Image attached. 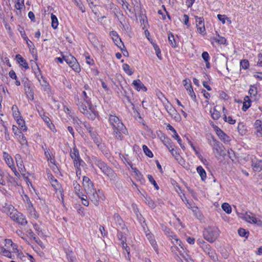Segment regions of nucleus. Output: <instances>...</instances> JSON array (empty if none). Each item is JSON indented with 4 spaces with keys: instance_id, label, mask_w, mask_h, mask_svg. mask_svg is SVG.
Returning <instances> with one entry per match:
<instances>
[{
    "instance_id": "1",
    "label": "nucleus",
    "mask_w": 262,
    "mask_h": 262,
    "mask_svg": "<svg viewBox=\"0 0 262 262\" xmlns=\"http://www.w3.org/2000/svg\"><path fill=\"white\" fill-rule=\"evenodd\" d=\"M220 231L216 227H209L203 233L204 238L210 243L214 242L218 237Z\"/></svg>"
},
{
    "instance_id": "2",
    "label": "nucleus",
    "mask_w": 262,
    "mask_h": 262,
    "mask_svg": "<svg viewBox=\"0 0 262 262\" xmlns=\"http://www.w3.org/2000/svg\"><path fill=\"white\" fill-rule=\"evenodd\" d=\"M63 58L67 63L75 72H79L80 71V66L74 56L70 55L67 56H63Z\"/></svg>"
},
{
    "instance_id": "3",
    "label": "nucleus",
    "mask_w": 262,
    "mask_h": 262,
    "mask_svg": "<svg viewBox=\"0 0 262 262\" xmlns=\"http://www.w3.org/2000/svg\"><path fill=\"white\" fill-rule=\"evenodd\" d=\"M10 216L13 221L23 226L26 225L27 224V220L24 215L17 211L11 212Z\"/></svg>"
},
{
    "instance_id": "4",
    "label": "nucleus",
    "mask_w": 262,
    "mask_h": 262,
    "mask_svg": "<svg viewBox=\"0 0 262 262\" xmlns=\"http://www.w3.org/2000/svg\"><path fill=\"white\" fill-rule=\"evenodd\" d=\"M109 121L113 128L125 129V126L119 118L114 115H110Z\"/></svg>"
},
{
    "instance_id": "5",
    "label": "nucleus",
    "mask_w": 262,
    "mask_h": 262,
    "mask_svg": "<svg viewBox=\"0 0 262 262\" xmlns=\"http://www.w3.org/2000/svg\"><path fill=\"white\" fill-rule=\"evenodd\" d=\"M83 186L87 195L95 190L92 182L88 177L85 176L83 178Z\"/></svg>"
},
{
    "instance_id": "6",
    "label": "nucleus",
    "mask_w": 262,
    "mask_h": 262,
    "mask_svg": "<svg viewBox=\"0 0 262 262\" xmlns=\"http://www.w3.org/2000/svg\"><path fill=\"white\" fill-rule=\"evenodd\" d=\"M202 248L204 252L209 255L213 261H216L217 260V257L215 251L211 248V247L209 244H204V245L202 246Z\"/></svg>"
},
{
    "instance_id": "7",
    "label": "nucleus",
    "mask_w": 262,
    "mask_h": 262,
    "mask_svg": "<svg viewBox=\"0 0 262 262\" xmlns=\"http://www.w3.org/2000/svg\"><path fill=\"white\" fill-rule=\"evenodd\" d=\"M166 110L168 114L176 121H179L181 120V116L177 112V110L170 104L165 106Z\"/></svg>"
},
{
    "instance_id": "8",
    "label": "nucleus",
    "mask_w": 262,
    "mask_h": 262,
    "mask_svg": "<svg viewBox=\"0 0 262 262\" xmlns=\"http://www.w3.org/2000/svg\"><path fill=\"white\" fill-rule=\"evenodd\" d=\"M243 219L251 224H256L257 226L262 227V221L256 218L254 215H250L246 213Z\"/></svg>"
},
{
    "instance_id": "9",
    "label": "nucleus",
    "mask_w": 262,
    "mask_h": 262,
    "mask_svg": "<svg viewBox=\"0 0 262 262\" xmlns=\"http://www.w3.org/2000/svg\"><path fill=\"white\" fill-rule=\"evenodd\" d=\"M212 142L213 143L212 144V146L213 147V149L216 151L218 155H221L222 152L223 151V146L222 144L214 139H213Z\"/></svg>"
},
{
    "instance_id": "10",
    "label": "nucleus",
    "mask_w": 262,
    "mask_h": 262,
    "mask_svg": "<svg viewBox=\"0 0 262 262\" xmlns=\"http://www.w3.org/2000/svg\"><path fill=\"white\" fill-rule=\"evenodd\" d=\"M196 25L198 31L203 34L205 31L204 24L203 23V19L202 17H196L195 19Z\"/></svg>"
},
{
    "instance_id": "11",
    "label": "nucleus",
    "mask_w": 262,
    "mask_h": 262,
    "mask_svg": "<svg viewBox=\"0 0 262 262\" xmlns=\"http://www.w3.org/2000/svg\"><path fill=\"white\" fill-rule=\"evenodd\" d=\"M84 115L86 116L89 119L92 120H94L96 117L98 115V113L95 111L92 105H90V106H89V110L87 111V113H84Z\"/></svg>"
},
{
    "instance_id": "12",
    "label": "nucleus",
    "mask_w": 262,
    "mask_h": 262,
    "mask_svg": "<svg viewBox=\"0 0 262 262\" xmlns=\"http://www.w3.org/2000/svg\"><path fill=\"white\" fill-rule=\"evenodd\" d=\"M167 127L168 129H169L172 132V133H173V138H174L175 139H176L177 140L178 142L180 144L181 148H183V149H184L185 146L182 144V140L180 139V138L179 137L176 129L172 126H171L169 124H168V125H167Z\"/></svg>"
},
{
    "instance_id": "13",
    "label": "nucleus",
    "mask_w": 262,
    "mask_h": 262,
    "mask_svg": "<svg viewBox=\"0 0 262 262\" xmlns=\"http://www.w3.org/2000/svg\"><path fill=\"white\" fill-rule=\"evenodd\" d=\"M4 157L6 163L7 164V165H8V166L12 170H13V171L14 170H15L16 169H15V166L14 165V162H13V159L11 158V157L7 153L4 152Z\"/></svg>"
},
{
    "instance_id": "14",
    "label": "nucleus",
    "mask_w": 262,
    "mask_h": 262,
    "mask_svg": "<svg viewBox=\"0 0 262 262\" xmlns=\"http://www.w3.org/2000/svg\"><path fill=\"white\" fill-rule=\"evenodd\" d=\"M133 84L134 86V88L138 91L142 90L146 92L147 91L146 88L139 79L134 80Z\"/></svg>"
},
{
    "instance_id": "15",
    "label": "nucleus",
    "mask_w": 262,
    "mask_h": 262,
    "mask_svg": "<svg viewBox=\"0 0 262 262\" xmlns=\"http://www.w3.org/2000/svg\"><path fill=\"white\" fill-rule=\"evenodd\" d=\"M110 35L112 36V38L115 42V44L119 48H121L120 45H122L124 47L121 39L119 37L118 34L115 31H112Z\"/></svg>"
},
{
    "instance_id": "16",
    "label": "nucleus",
    "mask_w": 262,
    "mask_h": 262,
    "mask_svg": "<svg viewBox=\"0 0 262 262\" xmlns=\"http://www.w3.org/2000/svg\"><path fill=\"white\" fill-rule=\"evenodd\" d=\"M147 239L150 242L151 246L153 247L155 251L158 253V249L157 248V243L154 239V237L152 234L150 233L146 234V235Z\"/></svg>"
},
{
    "instance_id": "17",
    "label": "nucleus",
    "mask_w": 262,
    "mask_h": 262,
    "mask_svg": "<svg viewBox=\"0 0 262 262\" xmlns=\"http://www.w3.org/2000/svg\"><path fill=\"white\" fill-rule=\"evenodd\" d=\"M77 105L78 106L79 110L82 114H84V113H87V111L89 110V106L85 102L83 101H82L81 100V101H78Z\"/></svg>"
},
{
    "instance_id": "18",
    "label": "nucleus",
    "mask_w": 262,
    "mask_h": 262,
    "mask_svg": "<svg viewBox=\"0 0 262 262\" xmlns=\"http://www.w3.org/2000/svg\"><path fill=\"white\" fill-rule=\"evenodd\" d=\"M88 196L95 205H98L99 202V196L96 190L94 191V192L89 194Z\"/></svg>"
},
{
    "instance_id": "19",
    "label": "nucleus",
    "mask_w": 262,
    "mask_h": 262,
    "mask_svg": "<svg viewBox=\"0 0 262 262\" xmlns=\"http://www.w3.org/2000/svg\"><path fill=\"white\" fill-rule=\"evenodd\" d=\"M16 58L17 59V61L18 63L23 67H24L26 69H29V66L26 62V60L22 57V56L19 55L17 54L16 55Z\"/></svg>"
},
{
    "instance_id": "20",
    "label": "nucleus",
    "mask_w": 262,
    "mask_h": 262,
    "mask_svg": "<svg viewBox=\"0 0 262 262\" xmlns=\"http://www.w3.org/2000/svg\"><path fill=\"white\" fill-rule=\"evenodd\" d=\"M104 167V169H102L101 170L104 173V174H106V176L111 178H113L115 177V173L111 168L107 166L106 165H105Z\"/></svg>"
},
{
    "instance_id": "21",
    "label": "nucleus",
    "mask_w": 262,
    "mask_h": 262,
    "mask_svg": "<svg viewBox=\"0 0 262 262\" xmlns=\"http://www.w3.org/2000/svg\"><path fill=\"white\" fill-rule=\"evenodd\" d=\"M104 167V169H102L101 170L104 173V174H106V176L111 178H113L115 177V173L111 168L107 166L106 165H105Z\"/></svg>"
},
{
    "instance_id": "22",
    "label": "nucleus",
    "mask_w": 262,
    "mask_h": 262,
    "mask_svg": "<svg viewBox=\"0 0 262 262\" xmlns=\"http://www.w3.org/2000/svg\"><path fill=\"white\" fill-rule=\"evenodd\" d=\"M184 85L185 88V89L189 91V92H190L191 93L193 94V96H194V98H195V95L193 92V89L192 88V85L190 82V81L189 80L185 79L183 81Z\"/></svg>"
},
{
    "instance_id": "23",
    "label": "nucleus",
    "mask_w": 262,
    "mask_h": 262,
    "mask_svg": "<svg viewBox=\"0 0 262 262\" xmlns=\"http://www.w3.org/2000/svg\"><path fill=\"white\" fill-rule=\"evenodd\" d=\"M114 219L115 221L116 225L121 229H123L124 226L123 221L121 217L118 214H115L114 215Z\"/></svg>"
},
{
    "instance_id": "24",
    "label": "nucleus",
    "mask_w": 262,
    "mask_h": 262,
    "mask_svg": "<svg viewBox=\"0 0 262 262\" xmlns=\"http://www.w3.org/2000/svg\"><path fill=\"white\" fill-rule=\"evenodd\" d=\"M124 129H118L117 128H113V134L115 138L119 140H122L123 138V135L122 132H123Z\"/></svg>"
},
{
    "instance_id": "25",
    "label": "nucleus",
    "mask_w": 262,
    "mask_h": 262,
    "mask_svg": "<svg viewBox=\"0 0 262 262\" xmlns=\"http://www.w3.org/2000/svg\"><path fill=\"white\" fill-rule=\"evenodd\" d=\"M17 138L22 145H28V142L26 138L21 132H18V137Z\"/></svg>"
},
{
    "instance_id": "26",
    "label": "nucleus",
    "mask_w": 262,
    "mask_h": 262,
    "mask_svg": "<svg viewBox=\"0 0 262 262\" xmlns=\"http://www.w3.org/2000/svg\"><path fill=\"white\" fill-rule=\"evenodd\" d=\"M216 134L219 138L224 142L228 141L229 140V137L227 136L221 129H217Z\"/></svg>"
},
{
    "instance_id": "27",
    "label": "nucleus",
    "mask_w": 262,
    "mask_h": 262,
    "mask_svg": "<svg viewBox=\"0 0 262 262\" xmlns=\"http://www.w3.org/2000/svg\"><path fill=\"white\" fill-rule=\"evenodd\" d=\"M118 238L121 241V245L123 250L127 248L128 245L126 243V238L125 236H123V233L120 232L118 234Z\"/></svg>"
},
{
    "instance_id": "28",
    "label": "nucleus",
    "mask_w": 262,
    "mask_h": 262,
    "mask_svg": "<svg viewBox=\"0 0 262 262\" xmlns=\"http://www.w3.org/2000/svg\"><path fill=\"white\" fill-rule=\"evenodd\" d=\"M196 170L200 176L202 180L204 181L206 178V173L204 168L202 166H199L197 167Z\"/></svg>"
},
{
    "instance_id": "29",
    "label": "nucleus",
    "mask_w": 262,
    "mask_h": 262,
    "mask_svg": "<svg viewBox=\"0 0 262 262\" xmlns=\"http://www.w3.org/2000/svg\"><path fill=\"white\" fill-rule=\"evenodd\" d=\"M242 109L244 111H246L251 106V101L248 96L245 97Z\"/></svg>"
},
{
    "instance_id": "30",
    "label": "nucleus",
    "mask_w": 262,
    "mask_h": 262,
    "mask_svg": "<svg viewBox=\"0 0 262 262\" xmlns=\"http://www.w3.org/2000/svg\"><path fill=\"white\" fill-rule=\"evenodd\" d=\"M88 94L91 95L90 92H88L87 93L85 91H83L81 95V97L82 99H83V101L85 102L87 105L90 106V105H91V103L90 100L88 99L89 96H88Z\"/></svg>"
},
{
    "instance_id": "31",
    "label": "nucleus",
    "mask_w": 262,
    "mask_h": 262,
    "mask_svg": "<svg viewBox=\"0 0 262 262\" xmlns=\"http://www.w3.org/2000/svg\"><path fill=\"white\" fill-rule=\"evenodd\" d=\"M73 186L75 193L77 194L79 198H80L81 194H82V192L80 191V185L77 182V181H74Z\"/></svg>"
},
{
    "instance_id": "32",
    "label": "nucleus",
    "mask_w": 262,
    "mask_h": 262,
    "mask_svg": "<svg viewBox=\"0 0 262 262\" xmlns=\"http://www.w3.org/2000/svg\"><path fill=\"white\" fill-rule=\"evenodd\" d=\"M0 253L3 254L4 256L8 257L9 258H12V255L10 251L6 250L3 247L0 246Z\"/></svg>"
},
{
    "instance_id": "33",
    "label": "nucleus",
    "mask_w": 262,
    "mask_h": 262,
    "mask_svg": "<svg viewBox=\"0 0 262 262\" xmlns=\"http://www.w3.org/2000/svg\"><path fill=\"white\" fill-rule=\"evenodd\" d=\"M70 156L72 159H75L79 157L78 150L75 146L74 147L73 150H71Z\"/></svg>"
},
{
    "instance_id": "34",
    "label": "nucleus",
    "mask_w": 262,
    "mask_h": 262,
    "mask_svg": "<svg viewBox=\"0 0 262 262\" xmlns=\"http://www.w3.org/2000/svg\"><path fill=\"white\" fill-rule=\"evenodd\" d=\"M52 27L54 29H56L58 25V21L56 16L53 14H51Z\"/></svg>"
},
{
    "instance_id": "35",
    "label": "nucleus",
    "mask_w": 262,
    "mask_h": 262,
    "mask_svg": "<svg viewBox=\"0 0 262 262\" xmlns=\"http://www.w3.org/2000/svg\"><path fill=\"white\" fill-rule=\"evenodd\" d=\"M17 122L19 125V126L21 127V129L24 132H26L27 130V127L25 125V121L24 120L20 117L19 118L17 119Z\"/></svg>"
},
{
    "instance_id": "36",
    "label": "nucleus",
    "mask_w": 262,
    "mask_h": 262,
    "mask_svg": "<svg viewBox=\"0 0 262 262\" xmlns=\"http://www.w3.org/2000/svg\"><path fill=\"white\" fill-rule=\"evenodd\" d=\"M28 210L29 211V213H30L31 216L32 217H33L34 219H36L38 217L35 210L32 207V204H31V202H30V204L29 205Z\"/></svg>"
},
{
    "instance_id": "37",
    "label": "nucleus",
    "mask_w": 262,
    "mask_h": 262,
    "mask_svg": "<svg viewBox=\"0 0 262 262\" xmlns=\"http://www.w3.org/2000/svg\"><path fill=\"white\" fill-rule=\"evenodd\" d=\"M122 68L123 70L126 72L127 74L128 75H132L133 74V71L130 69L129 65L127 63H124L122 66Z\"/></svg>"
},
{
    "instance_id": "38",
    "label": "nucleus",
    "mask_w": 262,
    "mask_h": 262,
    "mask_svg": "<svg viewBox=\"0 0 262 262\" xmlns=\"http://www.w3.org/2000/svg\"><path fill=\"white\" fill-rule=\"evenodd\" d=\"M73 160L74 161V166L76 168L80 167V166L83 163H84L83 160L80 158V156L75 158V159Z\"/></svg>"
},
{
    "instance_id": "39",
    "label": "nucleus",
    "mask_w": 262,
    "mask_h": 262,
    "mask_svg": "<svg viewBox=\"0 0 262 262\" xmlns=\"http://www.w3.org/2000/svg\"><path fill=\"white\" fill-rule=\"evenodd\" d=\"M222 209L228 214L231 212V207L229 204L224 203L222 205Z\"/></svg>"
},
{
    "instance_id": "40",
    "label": "nucleus",
    "mask_w": 262,
    "mask_h": 262,
    "mask_svg": "<svg viewBox=\"0 0 262 262\" xmlns=\"http://www.w3.org/2000/svg\"><path fill=\"white\" fill-rule=\"evenodd\" d=\"M95 165L98 166L101 170L102 169H104V166L106 165L103 162H102L100 159H96L95 160Z\"/></svg>"
},
{
    "instance_id": "41",
    "label": "nucleus",
    "mask_w": 262,
    "mask_h": 262,
    "mask_svg": "<svg viewBox=\"0 0 262 262\" xmlns=\"http://www.w3.org/2000/svg\"><path fill=\"white\" fill-rule=\"evenodd\" d=\"M24 7V0H17V2L16 3L15 5V8L16 9L19 10L20 11Z\"/></svg>"
},
{
    "instance_id": "42",
    "label": "nucleus",
    "mask_w": 262,
    "mask_h": 262,
    "mask_svg": "<svg viewBox=\"0 0 262 262\" xmlns=\"http://www.w3.org/2000/svg\"><path fill=\"white\" fill-rule=\"evenodd\" d=\"M171 239L173 240L172 241V243H173L174 244V242H175V244L176 245H179L181 247V248L182 249V250H184L182 242L179 239L177 238L176 236L175 235H174L173 236H172Z\"/></svg>"
},
{
    "instance_id": "43",
    "label": "nucleus",
    "mask_w": 262,
    "mask_h": 262,
    "mask_svg": "<svg viewBox=\"0 0 262 262\" xmlns=\"http://www.w3.org/2000/svg\"><path fill=\"white\" fill-rule=\"evenodd\" d=\"M145 203L151 208H155L156 207V203L150 198H145Z\"/></svg>"
},
{
    "instance_id": "44",
    "label": "nucleus",
    "mask_w": 262,
    "mask_h": 262,
    "mask_svg": "<svg viewBox=\"0 0 262 262\" xmlns=\"http://www.w3.org/2000/svg\"><path fill=\"white\" fill-rule=\"evenodd\" d=\"M81 200L82 204L85 206H88L89 203L88 200V196L86 195H84L83 193L81 194V197L80 198Z\"/></svg>"
},
{
    "instance_id": "45",
    "label": "nucleus",
    "mask_w": 262,
    "mask_h": 262,
    "mask_svg": "<svg viewBox=\"0 0 262 262\" xmlns=\"http://www.w3.org/2000/svg\"><path fill=\"white\" fill-rule=\"evenodd\" d=\"M143 150L144 153L145 154V155L146 156H147L148 157H149L150 158H151L153 157V154H152V152L150 151V150H149V149H148V148L147 147V146L144 145L143 146Z\"/></svg>"
},
{
    "instance_id": "46",
    "label": "nucleus",
    "mask_w": 262,
    "mask_h": 262,
    "mask_svg": "<svg viewBox=\"0 0 262 262\" xmlns=\"http://www.w3.org/2000/svg\"><path fill=\"white\" fill-rule=\"evenodd\" d=\"M249 94L251 96H255L257 94V88L254 85H251L249 90Z\"/></svg>"
},
{
    "instance_id": "47",
    "label": "nucleus",
    "mask_w": 262,
    "mask_h": 262,
    "mask_svg": "<svg viewBox=\"0 0 262 262\" xmlns=\"http://www.w3.org/2000/svg\"><path fill=\"white\" fill-rule=\"evenodd\" d=\"M91 136L94 140V141L97 144L98 146H99V137L98 135L94 132H93L91 134Z\"/></svg>"
},
{
    "instance_id": "48",
    "label": "nucleus",
    "mask_w": 262,
    "mask_h": 262,
    "mask_svg": "<svg viewBox=\"0 0 262 262\" xmlns=\"http://www.w3.org/2000/svg\"><path fill=\"white\" fill-rule=\"evenodd\" d=\"M147 177H148V180L149 181V182L151 183H152L154 185L155 188L157 190H159V187L158 184H157L156 182L154 180V178L152 177V176L149 174V175H148Z\"/></svg>"
},
{
    "instance_id": "49",
    "label": "nucleus",
    "mask_w": 262,
    "mask_h": 262,
    "mask_svg": "<svg viewBox=\"0 0 262 262\" xmlns=\"http://www.w3.org/2000/svg\"><path fill=\"white\" fill-rule=\"evenodd\" d=\"M238 233L241 236L247 237L249 232H247L245 229L243 228H239L238 230Z\"/></svg>"
},
{
    "instance_id": "50",
    "label": "nucleus",
    "mask_w": 262,
    "mask_h": 262,
    "mask_svg": "<svg viewBox=\"0 0 262 262\" xmlns=\"http://www.w3.org/2000/svg\"><path fill=\"white\" fill-rule=\"evenodd\" d=\"M240 65L244 69H247L249 66V61L248 60L244 59L241 61Z\"/></svg>"
},
{
    "instance_id": "51",
    "label": "nucleus",
    "mask_w": 262,
    "mask_h": 262,
    "mask_svg": "<svg viewBox=\"0 0 262 262\" xmlns=\"http://www.w3.org/2000/svg\"><path fill=\"white\" fill-rule=\"evenodd\" d=\"M168 40L172 47H176V42L174 40V36L172 34L169 35Z\"/></svg>"
},
{
    "instance_id": "52",
    "label": "nucleus",
    "mask_w": 262,
    "mask_h": 262,
    "mask_svg": "<svg viewBox=\"0 0 262 262\" xmlns=\"http://www.w3.org/2000/svg\"><path fill=\"white\" fill-rule=\"evenodd\" d=\"M212 118L214 120H217L219 118L220 114L219 112L216 111L215 109L213 110V112H211Z\"/></svg>"
},
{
    "instance_id": "53",
    "label": "nucleus",
    "mask_w": 262,
    "mask_h": 262,
    "mask_svg": "<svg viewBox=\"0 0 262 262\" xmlns=\"http://www.w3.org/2000/svg\"><path fill=\"white\" fill-rule=\"evenodd\" d=\"M214 40L216 42H217L220 44H223V45L225 44L226 42V39L224 37H221L220 36H219L217 38H214Z\"/></svg>"
},
{
    "instance_id": "54",
    "label": "nucleus",
    "mask_w": 262,
    "mask_h": 262,
    "mask_svg": "<svg viewBox=\"0 0 262 262\" xmlns=\"http://www.w3.org/2000/svg\"><path fill=\"white\" fill-rule=\"evenodd\" d=\"M224 119L225 121L228 122L231 124H234L235 123V120L233 119L231 116L227 117L226 115H224Z\"/></svg>"
},
{
    "instance_id": "55",
    "label": "nucleus",
    "mask_w": 262,
    "mask_h": 262,
    "mask_svg": "<svg viewBox=\"0 0 262 262\" xmlns=\"http://www.w3.org/2000/svg\"><path fill=\"white\" fill-rule=\"evenodd\" d=\"M15 160H16V162L17 163V165L18 166H22V163H23V161L21 160V156H20V155H16V156H15Z\"/></svg>"
},
{
    "instance_id": "56",
    "label": "nucleus",
    "mask_w": 262,
    "mask_h": 262,
    "mask_svg": "<svg viewBox=\"0 0 262 262\" xmlns=\"http://www.w3.org/2000/svg\"><path fill=\"white\" fill-rule=\"evenodd\" d=\"M40 84L42 87H43L44 90L46 91L48 89H49V84L47 83L46 81L42 78V81L40 80H39Z\"/></svg>"
},
{
    "instance_id": "57",
    "label": "nucleus",
    "mask_w": 262,
    "mask_h": 262,
    "mask_svg": "<svg viewBox=\"0 0 262 262\" xmlns=\"http://www.w3.org/2000/svg\"><path fill=\"white\" fill-rule=\"evenodd\" d=\"M51 183L52 186L55 189L58 188V184L57 181L56 179H53V177H52L51 178Z\"/></svg>"
},
{
    "instance_id": "58",
    "label": "nucleus",
    "mask_w": 262,
    "mask_h": 262,
    "mask_svg": "<svg viewBox=\"0 0 262 262\" xmlns=\"http://www.w3.org/2000/svg\"><path fill=\"white\" fill-rule=\"evenodd\" d=\"M202 57L205 62H208L209 59V55L207 52H203Z\"/></svg>"
},
{
    "instance_id": "59",
    "label": "nucleus",
    "mask_w": 262,
    "mask_h": 262,
    "mask_svg": "<svg viewBox=\"0 0 262 262\" xmlns=\"http://www.w3.org/2000/svg\"><path fill=\"white\" fill-rule=\"evenodd\" d=\"M190 208L192 210V211L194 214L197 212L199 213V216H198V219H200L202 218V214L200 212V211L198 210V208L197 207L192 205V208Z\"/></svg>"
},
{
    "instance_id": "60",
    "label": "nucleus",
    "mask_w": 262,
    "mask_h": 262,
    "mask_svg": "<svg viewBox=\"0 0 262 262\" xmlns=\"http://www.w3.org/2000/svg\"><path fill=\"white\" fill-rule=\"evenodd\" d=\"M45 156H46V158L47 159V160L48 161L50 160V162L51 163L53 162L52 161V160L54 161V160L52 159V157L50 155V152H49V151L47 149L45 150Z\"/></svg>"
},
{
    "instance_id": "61",
    "label": "nucleus",
    "mask_w": 262,
    "mask_h": 262,
    "mask_svg": "<svg viewBox=\"0 0 262 262\" xmlns=\"http://www.w3.org/2000/svg\"><path fill=\"white\" fill-rule=\"evenodd\" d=\"M33 226H34V228L35 231L37 232V233L38 235H42V234L41 230H40L39 226L37 224H34L33 225Z\"/></svg>"
},
{
    "instance_id": "62",
    "label": "nucleus",
    "mask_w": 262,
    "mask_h": 262,
    "mask_svg": "<svg viewBox=\"0 0 262 262\" xmlns=\"http://www.w3.org/2000/svg\"><path fill=\"white\" fill-rule=\"evenodd\" d=\"M13 116L16 119L21 117L20 116V112H19L18 109H16V110L13 112Z\"/></svg>"
},
{
    "instance_id": "63",
    "label": "nucleus",
    "mask_w": 262,
    "mask_h": 262,
    "mask_svg": "<svg viewBox=\"0 0 262 262\" xmlns=\"http://www.w3.org/2000/svg\"><path fill=\"white\" fill-rule=\"evenodd\" d=\"M164 144L169 150H172L173 145L170 141H167V142H165Z\"/></svg>"
},
{
    "instance_id": "64",
    "label": "nucleus",
    "mask_w": 262,
    "mask_h": 262,
    "mask_svg": "<svg viewBox=\"0 0 262 262\" xmlns=\"http://www.w3.org/2000/svg\"><path fill=\"white\" fill-rule=\"evenodd\" d=\"M75 3L76 4L77 6L79 7L80 9L81 10L82 12L85 11V9L83 5L80 3L79 1H78V0L75 1Z\"/></svg>"
}]
</instances>
